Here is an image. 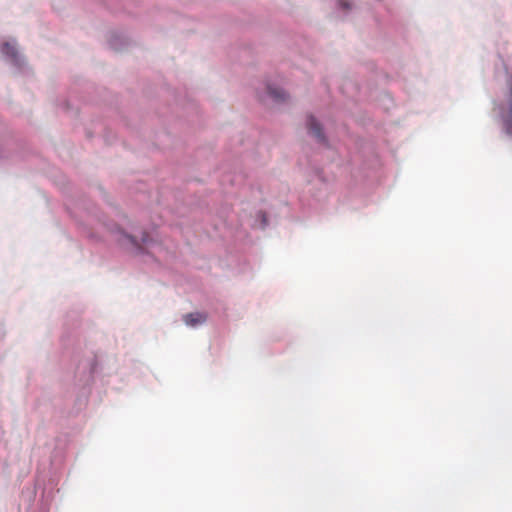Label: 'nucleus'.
<instances>
[{"mask_svg": "<svg viewBox=\"0 0 512 512\" xmlns=\"http://www.w3.org/2000/svg\"><path fill=\"white\" fill-rule=\"evenodd\" d=\"M117 231L120 234L118 241L123 245H130L131 248L138 253L142 252L144 250V246H147L150 241L148 234L145 232L142 234L141 241L139 242L135 236L128 235L122 232L120 229H117Z\"/></svg>", "mask_w": 512, "mask_h": 512, "instance_id": "obj_1", "label": "nucleus"}, {"mask_svg": "<svg viewBox=\"0 0 512 512\" xmlns=\"http://www.w3.org/2000/svg\"><path fill=\"white\" fill-rule=\"evenodd\" d=\"M306 125L309 133H311L319 142H325L321 126L313 116H308Z\"/></svg>", "mask_w": 512, "mask_h": 512, "instance_id": "obj_2", "label": "nucleus"}, {"mask_svg": "<svg viewBox=\"0 0 512 512\" xmlns=\"http://www.w3.org/2000/svg\"><path fill=\"white\" fill-rule=\"evenodd\" d=\"M184 321L189 326H196L206 321V316L202 313H189L184 316Z\"/></svg>", "mask_w": 512, "mask_h": 512, "instance_id": "obj_3", "label": "nucleus"}, {"mask_svg": "<svg viewBox=\"0 0 512 512\" xmlns=\"http://www.w3.org/2000/svg\"><path fill=\"white\" fill-rule=\"evenodd\" d=\"M505 131L508 135H512V87L510 90V97L508 100L507 117L504 120Z\"/></svg>", "mask_w": 512, "mask_h": 512, "instance_id": "obj_4", "label": "nucleus"}, {"mask_svg": "<svg viewBox=\"0 0 512 512\" xmlns=\"http://www.w3.org/2000/svg\"><path fill=\"white\" fill-rule=\"evenodd\" d=\"M268 95L277 102L285 101L286 93L281 88L268 86Z\"/></svg>", "mask_w": 512, "mask_h": 512, "instance_id": "obj_5", "label": "nucleus"}, {"mask_svg": "<svg viewBox=\"0 0 512 512\" xmlns=\"http://www.w3.org/2000/svg\"><path fill=\"white\" fill-rule=\"evenodd\" d=\"M1 52L9 57H16V49L9 43H4L1 47Z\"/></svg>", "mask_w": 512, "mask_h": 512, "instance_id": "obj_6", "label": "nucleus"}, {"mask_svg": "<svg viewBox=\"0 0 512 512\" xmlns=\"http://www.w3.org/2000/svg\"><path fill=\"white\" fill-rule=\"evenodd\" d=\"M340 5H341L344 9H349V8H350L349 4H348V3H346V2H340Z\"/></svg>", "mask_w": 512, "mask_h": 512, "instance_id": "obj_7", "label": "nucleus"}]
</instances>
